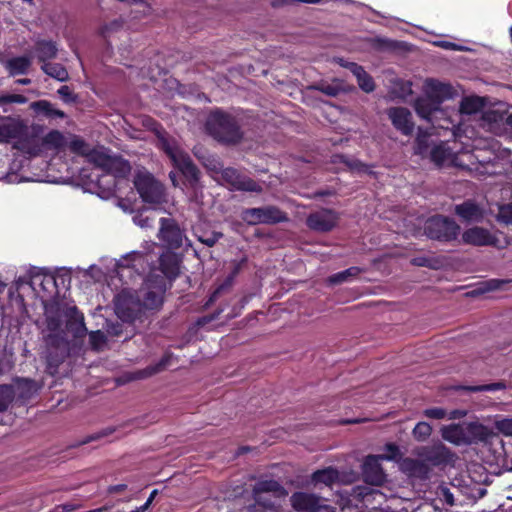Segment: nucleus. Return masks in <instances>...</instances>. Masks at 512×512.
I'll return each instance as SVG.
<instances>
[{
  "label": "nucleus",
  "instance_id": "1",
  "mask_svg": "<svg viewBox=\"0 0 512 512\" xmlns=\"http://www.w3.org/2000/svg\"><path fill=\"white\" fill-rule=\"evenodd\" d=\"M46 330L45 339L48 346L55 347L57 356L54 358L52 352L47 356V363L50 373H54L60 362L67 354V342L65 332L62 328V318L66 320V330L75 338H81L86 334L84 317L74 305L51 304L45 306Z\"/></svg>",
  "mask_w": 512,
  "mask_h": 512
},
{
  "label": "nucleus",
  "instance_id": "2",
  "mask_svg": "<svg viewBox=\"0 0 512 512\" xmlns=\"http://www.w3.org/2000/svg\"><path fill=\"white\" fill-rule=\"evenodd\" d=\"M179 274V259L176 254L166 251L159 258V268L152 269L142 288L136 295L142 309H156L163 301L166 279L172 280Z\"/></svg>",
  "mask_w": 512,
  "mask_h": 512
},
{
  "label": "nucleus",
  "instance_id": "3",
  "mask_svg": "<svg viewBox=\"0 0 512 512\" xmlns=\"http://www.w3.org/2000/svg\"><path fill=\"white\" fill-rule=\"evenodd\" d=\"M205 130L215 141L226 146L238 145L244 139V131L237 117L222 108L209 112Z\"/></svg>",
  "mask_w": 512,
  "mask_h": 512
},
{
  "label": "nucleus",
  "instance_id": "4",
  "mask_svg": "<svg viewBox=\"0 0 512 512\" xmlns=\"http://www.w3.org/2000/svg\"><path fill=\"white\" fill-rule=\"evenodd\" d=\"M444 440L455 445H468L478 442H486L494 433L491 429L479 422L451 424L441 429Z\"/></svg>",
  "mask_w": 512,
  "mask_h": 512
},
{
  "label": "nucleus",
  "instance_id": "5",
  "mask_svg": "<svg viewBox=\"0 0 512 512\" xmlns=\"http://www.w3.org/2000/svg\"><path fill=\"white\" fill-rule=\"evenodd\" d=\"M131 166L128 161L121 158H112V162L101 175H97L96 185L101 190L98 194L107 199L115 194L117 185L126 180Z\"/></svg>",
  "mask_w": 512,
  "mask_h": 512
},
{
  "label": "nucleus",
  "instance_id": "6",
  "mask_svg": "<svg viewBox=\"0 0 512 512\" xmlns=\"http://www.w3.org/2000/svg\"><path fill=\"white\" fill-rule=\"evenodd\" d=\"M134 187L145 204L167 205L165 186L149 172H139L135 175Z\"/></svg>",
  "mask_w": 512,
  "mask_h": 512
},
{
  "label": "nucleus",
  "instance_id": "7",
  "mask_svg": "<svg viewBox=\"0 0 512 512\" xmlns=\"http://www.w3.org/2000/svg\"><path fill=\"white\" fill-rule=\"evenodd\" d=\"M241 217L246 224H278L288 221L287 214L276 206L247 208L242 211Z\"/></svg>",
  "mask_w": 512,
  "mask_h": 512
},
{
  "label": "nucleus",
  "instance_id": "8",
  "mask_svg": "<svg viewBox=\"0 0 512 512\" xmlns=\"http://www.w3.org/2000/svg\"><path fill=\"white\" fill-rule=\"evenodd\" d=\"M219 179L232 191L262 193V185L233 167H226Z\"/></svg>",
  "mask_w": 512,
  "mask_h": 512
},
{
  "label": "nucleus",
  "instance_id": "9",
  "mask_svg": "<svg viewBox=\"0 0 512 512\" xmlns=\"http://www.w3.org/2000/svg\"><path fill=\"white\" fill-rule=\"evenodd\" d=\"M115 311L121 320L131 322L143 309L140 299L130 291L124 290L115 299Z\"/></svg>",
  "mask_w": 512,
  "mask_h": 512
},
{
  "label": "nucleus",
  "instance_id": "10",
  "mask_svg": "<svg viewBox=\"0 0 512 512\" xmlns=\"http://www.w3.org/2000/svg\"><path fill=\"white\" fill-rule=\"evenodd\" d=\"M28 126L20 117L0 116V143H10L12 140L27 136Z\"/></svg>",
  "mask_w": 512,
  "mask_h": 512
},
{
  "label": "nucleus",
  "instance_id": "11",
  "mask_svg": "<svg viewBox=\"0 0 512 512\" xmlns=\"http://www.w3.org/2000/svg\"><path fill=\"white\" fill-rule=\"evenodd\" d=\"M170 215L171 213L166 210V205L147 204L137 211L133 221L135 224H149L155 221L158 224H177L174 219L169 217Z\"/></svg>",
  "mask_w": 512,
  "mask_h": 512
},
{
  "label": "nucleus",
  "instance_id": "12",
  "mask_svg": "<svg viewBox=\"0 0 512 512\" xmlns=\"http://www.w3.org/2000/svg\"><path fill=\"white\" fill-rule=\"evenodd\" d=\"M271 493L275 499L287 496V491L275 480H262L253 487V496L255 501L267 508H274L276 503L264 498V494Z\"/></svg>",
  "mask_w": 512,
  "mask_h": 512
},
{
  "label": "nucleus",
  "instance_id": "13",
  "mask_svg": "<svg viewBox=\"0 0 512 512\" xmlns=\"http://www.w3.org/2000/svg\"><path fill=\"white\" fill-rule=\"evenodd\" d=\"M500 234L483 226H473L462 235L463 242L472 245H495L502 247Z\"/></svg>",
  "mask_w": 512,
  "mask_h": 512
},
{
  "label": "nucleus",
  "instance_id": "14",
  "mask_svg": "<svg viewBox=\"0 0 512 512\" xmlns=\"http://www.w3.org/2000/svg\"><path fill=\"white\" fill-rule=\"evenodd\" d=\"M386 114L393 127L402 135L411 136L413 134L415 124L411 112L406 107H390Z\"/></svg>",
  "mask_w": 512,
  "mask_h": 512
},
{
  "label": "nucleus",
  "instance_id": "15",
  "mask_svg": "<svg viewBox=\"0 0 512 512\" xmlns=\"http://www.w3.org/2000/svg\"><path fill=\"white\" fill-rule=\"evenodd\" d=\"M415 235H425L431 240L450 242L458 236L459 226H412Z\"/></svg>",
  "mask_w": 512,
  "mask_h": 512
},
{
  "label": "nucleus",
  "instance_id": "16",
  "mask_svg": "<svg viewBox=\"0 0 512 512\" xmlns=\"http://www.w3.org/2000/svg\"><path fill=\"white\" fill-rule=\"evenodd\" d=\"M290 500L293 508L297 511L316 512L324 509L327 512H334L330 506L322 505L320 498L314 494L297 492L291 496Z\"/></svg>",
  "mask_w": 512,
  "mask_h": 512
},
{
  "label": "nucleus",
  "instance_id": "17",
  "mask_svg": "<svg viewBox=\"0 0 512 512\" xmlns=\"http://www.w3.org/2000/svg\"><path fill=\"white\" fill-rule=\"evenodd\" d=\"M34 292L41 297H52L57 293V283L55 277L43 271L32 274L29 282Z\"/></svg>",
  "mask_w": 512,
  "mask_h": 512
},
{
  "label": "nucleus",
  "instance_id": "18",
  "mask_svg": "<svg viewBox=\"0 0 512 512\" xmlns=\"http://www.w3.org/2000/svg\"><path fill=\"white\" fill-rule=\"evenodd\" d=\"M455 214L466 222H481L485 215V207L474 199H467L455 206Z\"/></svg>",
  "mask_w": 512,
  "mask_h": 512
},
{
  "label": "nucleus",
  "instance_id": "19",
  "mask_svg": "<svg viewBox=\"0 0 512 512\" xmlns=\"http://www.w3.org/2000/svg\"><path fill=\"white\" fill-rule=\"evenodd\" d=\"M380 460H383L380 455H370L365 459L363 464V474L366 480L374 485L381 484L385 479Z\"/></svg>",
  "mask_w": 512,
  "mask_h": 512
},
{
  "label": "nucleus",
  "instance_id": "20",
  "mask_svg": "<svg viewBox=\"0 0 512 512\" xmlns=\"http://www.w3.org/2000/svg\"><path fill=\"white\" fill-rule=\"evenodd\" d=\"M173 165L181 172L191 186H194L199 181L200 171L187 153L181 156Z\"/></svg>",
  "mask_w": 512,
  "mask_h": 512
},
{
  "label": "nucleus",
  "instance_id": "21",
  "mask_svg": "<svg viewBox=\"0 0 512 512\" xmlns=\"http://www.w3.org/2000/svg\"><path fill=\"white\" fill-rule=\"evenodd\" d=\"M35 56L41 65L50 62L57 57V43L52 40L40 39L34 45Z\"/></svg>",
  "mask_w": 512,
  "mask_h": 512
},
{
  "label": "nucleus",
  "instance_id": "22",
  "mask_svg": "<svg viewBox=\"0 0 512 512\" xmlns=\"http://www.w3.org/2000/svg\"><path fill=\"white\" fill-rule=\"evenodd\" d=\"M346 67L356 77L357 84L361 90L366 93H371L375 90V82L372 76L369 75L361 65L350 62Z\"/></svg>",
  "mask_w": 512,
  "mask_h": 512
},
{
  "label": "nucleus",
  "instance_id": "23",
  "mask_svg": "<svg viewBox=\"0 0 512 512\" xmlns=\"http://www.w3.org/2000/svg\"><path fill=\"white\" fill-rule=\"evenodd\" d=\"M30 66L31 60L28 56H16L4 62V68L11 77L27 74Z\"/></svg>",
  "mask_w": 512,
  "mask_h": 512
},
{
  "label": "nucleus",
  "instance_id": "24",
  "mask_svg": "<svg viewBox=\"0 0 512 512\" xmlns=\"http://www.w3.org/2000/svg\"><path fill=\"white\" fill-rule=\"evenodd\" d=\"M426 83L428 87L427 95L435 101L439 100V105L452 96V86L450 84H445L434 79H429Z\"/></svg>",
  "mask_w": 512,
  "mask_h": 512
},
{
  "label": "nucleus",
  "instance_id": "25",
  "mask_svg": "<svg viewBox=\"0 0 512 512\" xmlns=\"http://www.w3.org/2000/svg\"><path fill=\"white\" fill-rule=\"evenodd\" d=\"M160 237L170 248L182 246L184 235L179 226H161Z\"/></svg>",
  "mask_w": 512,
  "mask_h": 512
},
{
  "label": "nucleus",
  "instance_id": "26",
  "mask_svg": "<svg viewBox=\"0 0 512 512\" xmlns=\"http://www.w3.org/2000/svg\"><path fill=\"white\" fill-rule=\"evenodd\" d=\"M439 100L435 101L426 94V97H418L414 102L416 113L423 119H429L439 109Z\"/></svg>",
  "mask_w": 512,
  "mask_h": 512
},
{
  "label": "nucleus",
  "instance_id": "27",
  "mask_svg": "<svg viewBox=\"0 0 512 512\" xmlns=\"http://www.w3.org/2000/svg\"><path fill=\"white\" fill-rule=\"evenodd\" d=\"M454 152L446 142H440L430 151V159L436 165L441 167L445 162L452 160Z\"/></svg>",
  "mask_w": 512,
  "mask_h": 512
},
{
  "label": "nucleus",
  "instance_id": "28",
  "mask_svg": "<svg viewBox=\"0 0 512 512\" xmlns=\"http://www.w3.org/2000/svg\"><path fill=\"white\" fill-rule=\"evenodd\" d=\"M149 264V255H144L141 252H131L124 256L118 263L119 267H132L136 270L145 269V265Z\"/></svg>",
  "mask_w": 512,
  "mask_h": 512
},
{
  "label": "nucleus",
  "instance_id": "29",
  "mask_svg": "<svg viewBox=\"0 0 512 512\" xmlns=\"http://www.w3.org/2000/svg\"><path fill=\"white\" fill-rule=\"evenodd\" d=\"M31 108L37 113L42 114L48 118H60L66 117L64 111L54 107L52 103L47 100L35 101L31 104Z\"/></svg>",
  "mask_w": 512,
  "mask_h": 512
},
{
  "label": "nucleus",
  "instance_id": "30",
  "mask_svg": "<svg viewBox=\"0 0 512 512\" xmlns=\"http://www.w3.org/2000/svg\"><path fill=\"white\" fill-rule=\"evenodd\" d=\"M41 70L49 77L60 82L69 80V73L64 65L60 63L47 62L41 65Z\"/></svg>",
  "mask_w": 512,
  "mask_h": 512
},
{
  "label": "nucleus",
  "instance_id": "31",
  "mask_svg": "<svg viewBox=\"0 0 512 512\" xmlns=\"http://www.w3.org/2000/svg\"><path fill=\"white\" fill-rule=\"evenodd\" d=\"M338 472L334 468L328 467L313 473L312 481L315 484L321 483L327 486L333 484L338 479Z\"/></svg>",
  "mask_w": 512,
  "mask_h": 512
},
{
  "label": "nucleus",
  "instance_id": "32",
  "mask_svg": "<svg viewBox=\"0 0 512 512\" xmlns=\"http://www.w3.org/2000/svg\"><path fill=\"white\" fill-rule=\"evenodd\" d=\"M14 388L15 395H18L21 398H29L36 392V384L32 380L28 379H20L17 380L14 385H11Z\"/></svg>",
  "mask_w": 512,
  "mask_h": 512
},
{
  "label": "nucleus",
  "instance_id": "33",
  "mask_svg": "<svg viewBox=\"0 0 512 512\" xmlns=\"http://www.w3.org/2000/svg\"><path fill=\"white\" fill-rule=\"evenodd\" d=\"M361 270L358 267H350L344 271L338 272L334 275H331L327 282L330 285H338L344 282H348L354 278H356L360 274Z\"/></svg>",
  "mask_w": 512,
  "mask_h": 512
},
{
  "label": "nucleus",
  "instance_id": "34",
  "mask_svg": "<svg viewBox=\"0 0 512 512\" xmlns=\"http://www.w3.org/2000/svg\"><path fill=\"white\" fill-rule=\"evenodd\" d=\"M159 146L174 164L185 153L177 145L165 137H159Z\"/></svg>",
  "mask_w": 512,
  "mask_h": 512
},
{
  "label": "nucleus",
  "instance_id": "35",
  "mask_svg": "<svg viewBox=\"0 0 512 512\" xmlns=\"http://www.w3.org/2000/svg\"><path fill=\"white\" fill-rule=\"evenodd\" d=\"M87 158L90 162L94 163L98 168L102 169V171L104 172L106 167H108V165L112 162L113 157L95 148H91L90 152L87 155Z\"/></svg>",
  "mask_w": 512,
  "mask_h": 512
},
{
  "label": "nucleus",
  "instance_id": "36",
  "mask_svg": "<svg viewBox=\"0 0 512 512\" xmlns=\"http://www.w3.org/2000/svg\"><path fill=\"white\" fill-rule=\"evenodd\" d=\"M430 134L422 128H418V134L415 139L414 152L417 155L424 156L428 153Z\"/></svg>",
  "mask_w": 512,
  "mask_h": 512
},
{
  "label": "nucleus",
  "instance_id": "37",
  "mask_svg": "<svg viewBox=\"0 0 512 512\" xmlns=\"http://www.w3.org/2000/svg\"><path fill=\"white\" fill-rule=\"evenodd\" d=\"M170 362V356L163 357L157 364L149 366L137 373V378L142 379L163 371Z\"/></svg>",
  "mask_w": 512,
  "mask_h": 512
},
{
  "label": "nucleus",
  "instance_id": "38",
  "mask_svg": "<svg viewBox=\"0 0 512 512\" xmlns=\"http://www.w3.org/2000/svg\"><path fill=\"white\" fill-rule=\"evenodd\" d=\"M14 397L15 391L11 385H0V412L7 409Z\"/></svg>",
  "mask_w": 512,
  "mask_h": 512
},
{
  "label": "nucleus",
  "instance_id": "39",
  "mask_svg": "<svg viewBox=\"0 0 512 512\" xmlns=\"http://www.w3.org/2000/svg\"><path fill=\"white\" fill-rule=\"evenodd\" d=\"M410 262L412 265L418 267H428L431 269H439L441 267V262L438 259L424 255L414 257Z\"/></svg>",
  "mask_w": 512,
  "mask_h": 512
},
{
  "label": "nucleus",
  "instance_id": "40",
  "mask_svg": "<svg viewBox=\"0 0 512 512\" xmlns=\"http://www.w3.org/2000/svg\"><path fill=\"white\" fill-rule=\"evenodd\" d=\"M313 89L320 91L330 97H336L342 91L340 85L327 82L318 83L313 86Z\"/></svg>",
  "mask_w": 512,
  "mask_h": 512
},
{
  "label": "nucleus",
  "instance_id": "41",
  "mask_svg": "<svg viewBox=\"0 0 512 512\" xmlns=\"http://www.w3.org/2000/svg\"><path fill=\"white\" fill-rule=\"evenodd\" d=\"M106 341H107V339H106L105 334L100 330L92 331L89 334V342H90L92 349H94V350H97V351L103 350L104 347L106 346Z\"/></svg>",
  "mask_w": 512,
  "mask_h": 512
},
{
  "label": "nucleus",
  "instance_id": "42",
  "mask_svg": "<svg viewBox=\"0 0 512 512\" xmlns=\"http://www.w3.org/2000/svg\"><path fill=\"white\" fill-rule=\"evenodd\" d=\"M432 432V427L426 422H419L413 429V436L418 441H425Z\"/></svg>",
  "mask_w": 512,
  "mask_h": 512
},
{
  "label": "nucleus",
  "instance_id": "43",
  "mask_svg": "<svg viewBox=\"0 0 512 512\" xmlns=\"http://www.w3.org/2000/svg\"><path fill=\"white\" fill-rule=\"evenodd\" d=\"M70 149L78 155L87 157L91 147L83 139L77 138L71 141Z\"/></svg>",
  "mask_w": 512,
  "mask_h": 512
},
{
  "label": "nucleus",
  "instance_id": "44",
  "mask_svg": "<svg viewBox=\"0 0 512 512\" xmlns=\"http://www.w3.org/2000/svg\"><path fill=\"white\" fill-rule=\"evenodd\" d=\"M497 220L502 224H512V202L499 207Z\"/></svg>",
  "mask_w": 512,
  "mask_h": 512
},
{
  "label": "nucleus",
  "instance_id": "45",
  "mask_svg": "<svg viewBox=\"0 0 512 512\" xmlns=\"http://www.w3.org/2000/svg\"><path fill=\"white\" fill-rule=\"evenodd\" d=\"M203 164L209 171L215 173L219 177L225 169L221 161L215 157H208Z\"/></svg>",
  "mask_w": 512,
  "mask_h": 512
},
{
  "label": "nucleus",
  "instance_id": "46",
  "mask_svg": "<svg viewBox=\"0 0 512 512\" xmlns=\"http://www.w3.org/2000/svg\"><path fill=\"white\" fill-rule=\"evenodd\" d=\"M495 427L502 434L512 436V418L496 419Z\"/></svg>",
  "mask_w": 512,
  "mask_h": 512
},
{
  "label": "nucleus",
  "instance_id": "47",
  "mask_svg": "<svg viewBox=\"0 0 512 512\" xmlns=\"http://www.w3.org/2000/svg\"><path fill=\"white\" fill-rule=\"evenodd\" d=\"M44 142L58 148L63 144V135L58 130H52L44 137Z\"/></svg>",
  "mask_w": 512,
  "mask_h": 512
},
{
  "label": "nucleus",
  "instance_id": "48",
  "mask_svg": "<svg viewBox=\"0 0 512 512\" xmlns=\"http://www.w3.org/2000/svg\"><path fill=\"white\" fill-rule=\"evenodd\" d=\"M27 97L21 94H4L0 96V106L10 103L25 104Z\"/></svg>",
  "mask_w": 512,
  "mask_h": 512
},
{
  "label": "nucleus",
  "instance_id": "49",
  "mask_svg": "<svg viewBox=\"0 0 512 512\" xmlns=\"http://www.w3.org/2000/svg\"><path fill=\"white\" fill-rule=\"evenodd\" d=\"M115 431V428L113 427H107L99 432L93 433L89 436H87L84 440L80 442L81 445L90 443L92 441L100 440L101 438L107 437L111 435Z\"/></svg>",
  "mask_w": 512,
  "mask_h": 512
},
{
  "label": "nucleus",
  "instance_id": "50",
  "mask_svg": "<svg viewBox=\"0 0 512 512\" xmlns=\"http://www.w3.org/2000/svg\"><path fill=\"white\" fill-rule=\"evenodd\" d=\"M57 92L65 103L70 104L77 101V95L67 85L61 86Z\"/></svg>",
  "mask_w": 512,
  "mask_h": 512
},
{
  "label": "nucleus",
  "instance_id": "51",
  "mask_svg": "<svg viewBox=\"0 0 512 512\" xmlns=\"http://www.w3.org/2000/svg\"><path fill=\"white\" fill-rule=\"evenodd\" d=\"M220 236L221 233L218 232L200 231L198 238L202 243L206 244L207 246H213Z\"/></svg>",
  "mask_w": 512,
  "mask_h": 512
},
{
  "label": "nucleus",
  "instance_id": "52",
  "mask_svg": "<svg viewBox=\"0 0 512 512\" xmlns=\"http://www.w3.org/2000/svg\"><path fill=\"white\" fill-rule=\"evenodd\" d=\"M461 108L464 112L473 113L479 109V99L478 98H466L463 100L461 104Z\"/></svg>",
  "mask_w": 512,
  "mask_h": 512
},
{
  "label": "nucleus",
  "instance_id": "53",
  "mask_svg": "<svg viewBox=\"0 0 512 512\" xmlns=\"http://www.w3.org/2000/svg\"><path fill=\"white\" fill-rule=\"evenodd\" d=\"M506 388L505 383L498 382V383H492L488 385H481V386H474L470 387L469 390L471 391H495V390H503Z\"/></svg>",
  "mask_w": 512,
  "mask_h": 512
},
{
  "label": "nucleus",
  "instance_id": "54",
  "mask_svg": "<svg viewBox=\"0 0 512 512\" xmlns=\"http://www.w3.org/2000/svg\"><path fill=\"white\" fill-rule=\"evenodd\" d=\"M322 0H274L272 2V6L274 8L286 6V5H294L295 3L302 2V3H311V4H317L320 3Z\"/></svg>",
  "mask_w": 512,
  "mask_h": 512
},
{
  "label": "nucleus",
  "instance_id": "55",
  "mask_svg": "<svg viewBox=\"0 0 512 512\" xmlns=\"http://www.w3.org/2000/svg\"><path fill=\"white\" fill-rule=\"evenodd\" d=\"M424 415L432 419H443L447 416V412L442 408H429L424 411Z\"/></svg>",
  "mask_w": 512,
  "mask_h": 512
},
{
  "label": "nucleus",
  "instance_id": "56",
  "mask_svg": "<svg viewBox=\"0 0 512 512\" xmlns=\"http://www.w3.org/2000/svg\"><path fill=\"white\" fill-rule=\"evenodd\" d=\"M375 43V47L380 50H394L397 46L395 41L386 38H377Z\"/></svg>",
  "mask_w": 512,
  "mask_h": 512
},
{
  "label": "nucleus",
  "instance_id": "57",
  "mask_svg": "<svg viewBox=\"0 0 512 512\" xmlns=\"http://www.w3.org/2000/svg\"><path fill=\"white\" fill-rule=\"evenodd\" d=\"M504 283H505L504 281H501L498 279L488 280L483 284L484 288L482 289V291L485 292V291L498 290L501 287V285H503Z\"/></svg>",
  "mask_w": 512,
  "mask_h": 512
},
{
  "label": "nucleus",
  "instance_id": "58",
  "mask_svg": "<svg viewBox=\"0 0 512 512\" xmlns=\"http://www.w3.org/2000/svg\"><path fill=\"white\" fill-rule=\"evenodd\" d=\"M426 224H445V225H448V224H456L454 220L452 219H449L448 217H442V216H433L431 218H429L427 221H426Z\"/></svg>",
  "mask_w": 512,
  "mask_h": 512
},
{
  "label": "nucleus",
  "instance_id": "59",
  "mask_svg": "<svg viewBox=\"0 0 512 512\" xmlns=\"http://www.w3.org/2000/svg\"><path fill=\"white\" fill-rule=\"evenodd\" d=\"M386 450L388 451V454L380 455L382 459L392 460L395 459L399 454L398 447L393 444L386 445Z\"/></svg>",
  "mask_w": 512,
  "mask_h": 512
},
{
  "label": "nucleus",
  "instance_id": "60",
  "mask_svg": "<svg viewBox=\"0 0 512 512\" xmlns=\"http://www.w3.org/2000/svg\"><path fill=\"white\" fill-rule=\"evenodd\" d=\"M467 415L466 410L455 409L447 413L449 419H460Z\"/></svg>",
  "mask_w": 512,
  "mask_h": 512
},
{
  "label": "nucleus",
  "instance_id": "61",
  "mask_svg": "<svg viewBox=\"0 0 512 512\" xmlns=\"http://www.w3.org/2000/svg\"><path fill=\"white\" fill-rule=\"evenodd\" d=\"M126 488H127V485L119 484V485L111 486L109 488V492H111V493H119V492L124 491Z\"/></svg>",
  "mask_w": 512,
  "mask_h": 512
},
{
  "label": "nucleus",
  "instance_id": "62",
  "mask_svg": "<svg viewBox=\"0 0 512 512\" xmlns=\"http://www.w3.org/2000/svg\"><path fill=\"white\" fill-rule=\"evenodd\" d=\"M306 224L311 225V224H327V223L325 221H320V220L316 219V217L314 215H310L307 218Z\"/></svg>",
  "mask_w": 512,
  "mask_h": 512
},
{
  "label": "nucleus",
  "instance_id": "63",
  "mask_svg": "<svg viewBox=\"0 0 512 512\" xmlns=\"http://www.w3.org/2000/svg\"><path fill=\"white\" fill-rule=\"evenodd\" d=\"M157 490H153L149 496V498L147 499V501L145 502V504H143L144 507H146V509H148L150 507V505L152 504L155 496L157 495Z\"/></svg>",
  "mask_w": 512,
  "mask_h": 512
},
{
  "label": "nucleus",
  "instance_id": "64",
  "mask_svg": "<svg viewBox=\"0 0 512 512\" xmlns=\"http://www.w3.org/2000/svg\"><path fill=\"white\" fill-rule=\"evenodd\" d=\"M61 508H62L63 512H72V511L78 509V506H76L74 504H62Z\"/></svg>",
  "mask_w": 512,
  "mask_h": 512
}]
</instances>
